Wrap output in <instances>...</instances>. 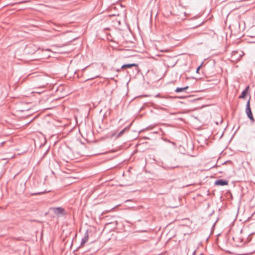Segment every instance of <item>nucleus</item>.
<instances>
[{
  "label": "nucleus",
  "instance_id": "nucleus-1",
  "mask_svg": "<svg viewBox=\"0 0 255 255\" xmlns=\"http://www.w3.org/2000/svg\"><path fill=\"white\" fill-rule=\"evenodd\" d=\"M47 78L43 74L39 75L33 72V82L35 87L33 88V94H41L44 92V87L48 84Z\"/></svg>",
  "mask_w": 255,
  "mask_h": 255
},
{
  "label": "nucleus",
  "instance_id": "nucleus-2",
  "mask_svg": "<svg viewBox=\"0 0 255 255\" xmlns=\"http://www.w3.org/2000/svg\"><path fill=\"white\" fill-rule=\"evenodd\" d=\"M245 111H246V113L248 117L250 119V120L252 122H254L255 119L253 117V114L252 113V111H251V107H250V98L249 99V100L248 101V102L247 103Z\"/></svg>",
  "mask_w": 255,
  "mask_h": 255
},
{
  "label": "nucleus",
  "instance_id": "nucleus-3",
  "mask_svg": "<svg viewBox=\"0 0 255 255\" xmlns=\"http://www.w3.org/2000/svg\"><path fill=\"white\" fill-rule=\"evenodd\" d=\"M52 211L56 215H64L65 213L64 209L61 207H56L52 208Z\"/></svg>",
  "mask_w": 255,
  "mask_h": 255
},
{
  "label": "nucleus",
  "instance_id": "nucleus-4",
  "mask_svg": "<svg viewBox=\"0 0 255 255\" xmlns=\"http://www.w3.org/2000/svg\"><path fill=\"white\" fill-rule=\"evenodd\" d=\"M215 184L220 186L227 185L228 184V181L223 179H219L215 181Z\"/></svg>",
  "mask_w": 255,
  "mask_h": 255
},
{
  "label": "nucleus",
  "instance_id": "nucleus-5",
  "mask_svg": "<svg viewBox=\"0 0 255 255\" xmlns=\"http://www.w3.org/2000/svg\"><path fill=\"white\" fill-rule=\"evenodd\" d=\"M88 240V233H85V237L82 239L80 247L83 246Z\"/></svg>",
  "mask_w": 255,
  "mask_h": 255
},
{
  "label": "nucleus",
  "instance_id": "nucleus-6",
  "mask_svg": "<svg viewBox=\"0 0 255 255\" xmlns=\"http://www.w3.org/2000/svg\"><path fill=\"white\" fill-rule=\"evenodd\" d=\"M249 87H247L246 89H245L242 93L241 95L240 96L239 98H241V99H243L247 95V93H248V89Z\"/></svg>",
  "mask_w": 255,
  "mask_h": 255
},
{
  "label": "nucleus",
  "instance_id": "nucleus-7",
  "mask_svg": "<svg viewBox=\"0 0 255 255\" xmlns=\"http://www.w3.org/2000/svg\"><path fill=\"white\" fill-rule=\"evenodd\" d=\"M129 128V127H126L125 128H124L123 129H122L118 134L117 135V137H120L121 136H122L124 133V132L126 131H128V130Z\"/></svg>",
  "mask_w": 255,
  "mask_h": 255
},
{
  "label": "nucleus",
  "instance_id": "nucleus-8",
  "mask_svg": "<svg viewBox=\"0 0 255 255\" xmlns=\"http://www.w3.org/2000/svg\"><path fill=\"white\" fill-rule=\"evenodd\" d=\"M133 66L134 67L137 66V64H134V63L125 64V65H123L122 66V68H131V67H133Z\"/></svg>",
  "mask_w": 255,
  "mask_h": 255
},
{
  "label": "nucleus",
  "instance_id": "nucleus-9",
  "mask_svg": "<svg viewBox=\"0 0 255 255\" xmlns=\"http://www.w3.org/2000/svg\"><path fill=\"white\" fill-rule=\"evenodd\" d=\"M187 89H188V86H186V87H185L183 88H177L175 89V91L177 93H179V92H183V91H185V90H187Z\"/></svg>",
  "mask_w": 255,
  "mask_h": 255
},
{
  "label": "nucleus",
  "instance_id": "nucleus-10",
  "mask_svg": "<svg viewBox=\"0 0 255 255\" xmlns=\"http://www.w3.org/2000/svg\"><path fill=\"white\" fill-rule=\"evenodd\" d=\"M45 191H37V192H35L34 193H32V195H38V194H40L41 193H43L44 192H45Z\"/></svg>",
  "mask_w": 255,
  "mask_h": 255
},
{
  "label": "nucleus",
  "instance_id": "nucleus-11",
  "mask_svg": "<svg viewBox=\"0 0 255 255\" xmlns=\"http://www.w3.org/2000/svg\"><path fill=\"white\" fill-rule=\"evenodd\" d=\"M202 66V64L200 65V66H199L196 69V72L198 73V71H199L200 69V67H201Z\"/></svg>",
  "mask_w": 255,
  "mask_h": 255
},
{
  "label": "nucleus",
  "instance_id": "nucleus-12",
  "mask_svg": "<svg viewBox=\"0 0 255 255\" xmlns=\"http://www.w3.org/2000/svg\"><path fill=\"white\" fill-rule=\"evenodd\" d=\"M65 151H70V149L69 148H66Z\"/></svg>",
  "mask_w": 255,
  "mask_h": 255
},
{
  "label": "nucleus",
  "instance_id": "nucleus-13",
  "mask_svg": "<svg viewBox=\"0 0 255 255\" xmlns=\"http://www.w3.org/2000/svg\"><path fill=\"white\" fill-rule=\"evenodd\" d=\"M36 179H34V184H35V182L36 181Z\"/></svg>",
  "mask_w": 255,
  "mask_h": 255
},
{
  "label": "nucleus",
  "instance_id": "nucleus-14",
  "mask_svg": "<svg viewBox=\"0 0 255 255\" xmlns=\"http://www.w3.org/2000/svg\"><path fill=\"white\" fill-rule=\"evenodd\" d=\"M158 96H159L158 95H156V97H158Z\"/></svg>",
  "mask_w": 255,
  "mask_h": 255
}]
</instances>
